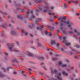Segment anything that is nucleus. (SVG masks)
<instances>
[{
    "label": "nucleus",
    "instance_id": "5fc2aeb1",
    "mask_svg": "<svg viewBox=\"0 0 80 80\" xmlns=\"http://www.w3.org/2000/svg\"><path fill=\"white\" fill-rule=\"evenodd\" d=\"M13 73L15 75H16V74H17V73L16 72H13Z\"/></svg>",
    "mask_w": 80,
    "mask_h": 80
},
{
    "label": "nucleus",
    "instance_id": "0e129e2a",
    "mask_svg": "<svg viewBox=\"0 0 80 80\" xmlns=\"http://www.w3.org/2000/svg\"><path fill=\"white\" fill-rule=\"evenodd\" d=\"M35 79H36V78L34 77H33L32 78V79H33V80H35Z\"/></svg>",
    "mask_w": 80,
    "mask_h": 80
},
{
    "label": "nucleus",
    "instance_id": "412c9836",
    "mask_svg": "<svg viewBox=\"0 0 80 80\" xmlns=\"http://www.w3.org/2000/svg\"><path fill=\"white\" fill-rule=\"evenodd\" d=\"M4 75L3 74H2L1 72H0V77H4Z\"/></svg>",
    "mask_w": 80,
    "mask_h": 80
},
{
    "label": "nucleus",
    "instance_id": "6e6552de",
    "mask_svg": "<svg viewBox=\"0 0 80 80\" xmlns=\"http://www.w3.org/2000/svg\"><path fill=\"white\" fill-rule=\"evenodd\" d=\"M28 55H29V56H30V57H34V58L36 57V56H35L33 55V54L31 53L30 52L28 53Z\"/></svg>",
    "mask_w": 80,
    "mask_h": 80
},
{
    "label": "nucleus",
    "instance_id": "473e14b6",
    "mask_svg": "<svg viewBox=\"0 0 80 80\" xmlns=\"http://www.w3.org/2000/svg\"><path fill=\"white\" fill-rule=\"evenodd\" d=\"M76 48H80V45H76Z\"/></svg>",
    "mask_w": 80,
    "mask_h": 80
},
{
    "label": "nucleus",
    "instance_id": "e433bc0d",
    "mask_svg": "<svg viewBox=\"0 0 80 80\" xmlns=\"http://www.w3.org/2000/svg\"><path fill=\"white\" fill-rule=\"evenodd\" d=\"M61 51H62V52H64V51H65V50H64V49L62 48L61 49Z\"/></svg>",
    "mask_w": 80,
    "mask_h": 80
},
{
    "label": "nucleus",
    "instance_id": "de8ad7c7",
    "mask_svg": "<svg viewBox=\"0 0 80 80\" xmlns=\"http://www.w3.org/2000/svg\"><path fill=\"white\" fill-rule=\"evenodd\" d=\"M41 28H44V26L42 25L41 26Z\"/></svg>",
    "mask_w": 80,
    "mask_h": 80
},
{
    "label": "nucleus",
    "instance_id": "f704fd0d",
    "mask_svg": "<svg viewBox=\"0 0 80 80\" xmlns=\"http://www.w3.org/2000/svg\"><path fill=\"white\" fill-rule=\"evenodd\" d=\"M35 22H36V24H37V25H38V24H39V22H38V21H36Z\"/></svg>",
    "mask_w": 80,
    "mask_h": 80
},
{
    "label": "nucleus",
    "instance_id": "052dcab7",
    "mask_svg": "<svg viewBox=\"0 0 80 80\" xmlns=\"http://www.w3.org/2000/svg\"><path fill=\"white\" fill-rule=\"evenodd\" d=\"M25 71H22V73H25Z\"/></svg>",
    "mask_w": 80,
    "mask_h": 80
},
{
    "label": "nucleus",
    "instance_id": "aec40b11",
    "mask_svg": "<svg viewBox=\"0 0 80 80\" xmlns=\"http://www.w3.org/2000/svg\"><path fill=\"white\" fill-rule=\"evenodd\" d=\"M57 58H52V60L53 61H56V60H57Z\"/></svg>",
    "mask_w": 80,
    "mask_h": 80
},
{
    "label": "nucleus",
    "instance_id": "9d476101",
    "mask_svg": "<svg viewBox=\"0 0 80 80\" xmlns=\"http://www.w3.org/2000/svg\"><path fill=\"white\" fill-rule=\"evenodd\" d=\"M11 34L12 35H15L17 34V33L14 31H12L11 32Z\"/></svg>",
    "mask_w": 80,
    "mask_h": 80
},
{
    "label": "nucleus",
    "instance_id": "8fccbe9b",
    "mask_svg": "<svg viewBox=\"0 0 80 80\" xmlns=\"http://www.w3.org/2000/svg\"><path fill=\"white\" fill-rule=\"evenodd\" d=\"M49 54L51 55H52L53 53L52 52H49Z\"/></svg>",
    "mask_w": 80,
    "mask_h": 80
},
{
    "label": "nucleus",
    "instance_id": "72a5a7b5",
    "mask_svg": "<svg viewBox=\"0 0 80 80\" xmlns=\"http://www.w3.org/2000/svg\"><path fill=\"white\" fill-rule=\"evenodd\" d=\"M37 20H38V21H41L42 20V19L40 18H38Z\"/></svg>",
    "mask_w": 80,
    "mask_h": 80
},
{
    "label": "nucleus",
    "instance_id": "680f3d73",
    "mask_svg": "<svg viewBox=\"0 0 80 80\" xmlns=\"http://www.w3.org/2000/svg\"><path fill=\"white\" fill-rule=\"evenodd\" d=\"M50 50V48H48L47 49V50L48 51H49Z\"/></svg>",
    "mask_w": 80,
    "mask_h": 80
},
{
    "label": "nucleus",
    "instance_id": "0eeeda50",
    "mask_svg": "<svg viewBox=\"0 0 80 80\" xmlns=\"http://www.w3.org/2000/svg\"><path fill=\"white\" fill-rule=\"evenodd\" d=\"M22 32H23V33H24L25 35H28V32H27L25 30L23 29L22 30Z\"/></svg>",
    "mask_w": 80,
    "mask_h": 80
},
{
    "label": "nucleus",
    "instance_id": "2f4dec72",
    "mask_svg": "<svg viewBox=\"0 0 80 80\" xmlns=\"http://www.w3.org/2000/svg\"><path fill=\"white\" fill-rule=\"evenodd\" d=\"M73 2L75 4H77V3H78V1H74Z\"/></svg>",
    "mask_w": 80,
    "mask_h": 80
},
{
    "label": "nucleus",
    "instance_id": "69168bd1",
    "mask_svg": "<svg viewBox=\"0 0 80 80\" xmlns=\"http://www.w3.org/2000/svg\"><path fill=\"white\" fill-rule=\"evenodd\" d=\"M30 35L31 37H33V35H32V34H30Z\"/></svg>",
    "mask_w": 80,
    "mask_h": 80
},
{
    "label": "nucleus",
    "instance_id": "39448f33",
    "mask_svg": "<svg viewBox=\"0 0 80 80\" xmlns=\"http://www.w3.org/2000/svg\"><path fill=\"white\" fill-rule=\"evenodd\" d=\"M51 43L52 45H53L56 44V41H55V40L54 39L52 40L51 41Z\"/></svg>",
    "mask_w": 80,
    "mask_h": 80
},
{
    "label": "nucleus",
    "instance_id": "a18cd8bd",
    "mask_svg": "<svg viewBox=\"0 0 80 80\" xmlns=\"http://www.w3.org/2000/svg\"><path fill=\"white\" fill-rule=\"evenodd\" d=\"M56 31H57V33H59V32H60V31L58 30H57Z\"/></svg>",
    "mask_w": 80,
    "mask_h": 80
},
{
    "label": "nucleus",
    "instance_id": "423d86ee",
    "mask_svg": "<svg viewBox=\"0 0 80 80\" xmlns=\"http://www.w3.org/2000/svg\"><path fill=\"white\" fill-rule=\"evenodd\" d=\"M64 43H65L66 45L67 46H69V45H70V43L68 42L66 40H64Z\"/></svg>",
    "mask_w": 80,
    "mask_h": 80
},
{
    "label": "nucleus",
    "instance_id": "37998d69",
    "mask_svg": "<svg viewBox=\"0 0 80 80\" xmlns=\"http://www.w3.org/2000/svg\"><path fill=\"white\" fill-rule=\"evenodd\" d=\"M69 33H70V34H72L73 33V32L72 31H69Z\"/></svg>",
    "mask_w": 80,
    "mask_h": 80
},
{
    "label": "nucleus",
    "instance_id": "6ab92c4d",
    "mask_svg": "<svg viewBox=\"0 0 80 80\" xmlns=\"http://www.w3.org/2000/svg\"><path fill=\"white\" fill-rule=\"evenodd\" d=\"M47 27H48V28H49V30H52V29H53V28H51L49 26H47Z\"/></svg>",
    "mask_w": 80,
    "mask_h": 80
},
{
    "label": "nucleus",
    "instance_id": "20e7f679",
    "mask_svg": "<svg viewBox=\"0 0 80 80\" xmlns=\"http://www.w3.org/2000/svg\"><path fill=\"white\" fill-rule=\"evenodd\" d=\"M62 75V74L59 72L57 74V76H55V80H63L62 79L60 78V77Z\"/></svg>",
    "mask_w": 80,
    "mask_h": 80
},
{
    "label": "nucleus",
    "instance_id": "09e8293b",
    "mask_svg": "<svg viewBox=\"0 0 80 80\" xmlns=\"http://www.w3.org/2000/svg\"><path fill=\"white\" fill-rule=\"evenodd\" d=\"M45 33L46 35H48V32L47 31H46L45 32Z\"/></svg>",
    "mask_w": 80,
    "mask_h": 80
},
{
    "label": "nucleus",
    "instance_id": "4d7b16f0",
    "mask_svg": "<svg viewBox=\"0 0 80 80\" xmlns=\"http://www.w3.org/2000/svg\"><path fill=\"white\" fill-rule=\"evenodd\" d=\"M68 3H69L70 4L71 3V1H68Z\"/></svg>",
    "mask_w": 80,
    "mask_h": 80
},
{
    "label": "nucleus",
    "instance_id": "c85d7f7f",
    "mask_svg": "<svg viewBox=\"0 0 80 80\" xmlns=\"http://www.w3.org/2000/svg\"><path fill=\"white\" fill-rule=\"evenodd\" d=\"M75 58H78V56L77 55L75 54Z\"/></svg>",
    "mask_w": 80,
    "mask_h": 80
},
{
    "label": "nucleus",
    "instance_id": "49530a36",
    "mask_svg": "<svg viewBox=\"0 0 80 80\" xmlns=\"http://www.w3.org/2000/svg\"><path fill=\"white\" fill-rule=\"evenodd\" d=\"M32 18H35V17L33 15H32Z\"/></svg>",
    "mask_w": 80,
    "mask_h": 80
},
{
    "label": "nucleus",
    "instance_id": "c756f323",
    "mask_svg": "<svg viewBox=\"0 0 80 80\" xmlns=\"http://www.w3.org/2000/svg\"><path fill=\"white\" fill-rule=\"evenodd\" d=\"M64 7L65 8H67V4L65 3L64 4Z\"/></svg>",
    "mask_w": 80,
    "mask_h": 80
},
{
    "label": "nucleus",
    "instance_id": "a878e982",
    "mask_svg": "<svg viewBox=\"0 0 80 80\" xmlns=\"http://www.w3.org/2000/svg\"><path fill=\"white\" fill-rule=\"evenodd\" d=\"M12 62H17V59H14L12 60Z\"/></svg>",
    "mask_w": 80,
    "mask_h": 80
},
{
    "label": "nucleus",
    "instance_id": "4be33fe9",
    "mask_svg": "<svg viewBox=\"0 0 80 80\" xmlns=\"http://www.w3.org/2000/svg\"><path fill=\"white\" fill-rule=\"evenodd\" d=\"M2 70L4 71V72H6V70L5 69V68L3 67H2Z\"/></svg>",
    "mask_w": 80,
    "mask_h": 80
},
{
    "label": "nucleus",
    "instance_id": "4468645a",
    "mask_svg": "<svg viewBox=\"0 0 80 80\" xmlns=\"http://www.w3.org/2000/svg\"><path fill=\"white\" fill-rule=\"evenodd\" d=\"M57 72V69H55L54 70H51V73H56Z\"/></svg>",
    "mask_w": 80,
    "mask_h": 80
},
{
    "label": "nucleus",
    "instance_id": "1a4fd4ad",
    "mask_svg": "<svg viewBox=\"0 0 80 80\" xmlns=\"http://www.w3.org/2000/svg\"><path fill=\"white\" fill-rule=\"evenodd\" d=\"M2 13H3V15H6V16H7V17L8 18H10V15H8V14L7 13L2 12Z\"/></svg>",
    "mask_w": 80,
    "mask_h": 80
},
{
    "label": "nucleus",
    "instance_id": "7c9ffc66",
    "mask_svg": "<svg viewBox=\"0 0 80 80\" xmlns=\"http://www.w3.org/2000/svg\"><path fill=\"white\" fill-rule=\"evenodd\" d=\"M29 27H30V28H33V25H30L29 26Z\"/></svg>",
    "mask_w": 80,
    "mask_h": 80
},
{
    "label": "nucleus",
    "instance_id": "6e6d98bb",
    "mask_svg": "<svg viewBox=\"0 0 80 80\" xmlns=\"http://www.w3.org/2000/svg\"><path fill=\"white\" fill-rule=\"evenodd\" d=\"M10 67H8L7 69V70H8H8H9V69H10Z\"/></svg>",
    "mask_w": 80,
    "mask_h": 80
},
{
    "label": "nucleus",
    "instance_id": "7ed1b4c3",
    "mask_svg": "<svg viewBox=\"0 0 80 80\" xmlns=\"http://www.w3.org/2000/svg\"><path fill=\"white\" fill-rule=\"evenodd\" d=\"M44 8H46V9H44L43 10V12H44L46 13V12H47V11H48L49 12H48V14L49 15H54V13H53V12H52V11H50L49 10H48V9L49 8L48 6H45Z\"/></svg>",
    "mask_w": 80,
    "mask_h": 80
},
{
    "label": "nucleus",
    "instance_id": "13d9d810",
    "mask_svg": "<svg viewBox=\"0 0 80 80\" xmlns=\"http://www.w3.org/2000/svg\"><path fill=\"white\" fill-rule=\"evenodd\" d=\"M76 15H77V16H79V15H80V14L77 13L76 14Z\"/></svg>",
    "mask_w": 80,
    "mask_h": 80
},
{
    "label": "nucleus",
    "instance_id": "e2e57ef3",
    "mask_svg": "<svg viewBox=\"0 0 80 80\" xmlns=\"http://www.w3.org/2000/svg\"><path fill=\"white\" fill-rule=\"evenodd\" d=\"M30 13H31L32 14L33 13V11H30Z\"/></svg>",
    "mask_w": 80,
    "mask_h": 80
},
{
    "label": "nucleus",
    "instance_id": "774afa93",
    "mask_svg": "<svg viewBox=\"0 0 80 80\" xmlns=\"http://www.w3.org/2000/svg\"><path fill=\"white\" fill-rule=\"evenodd\" d=\"M51 9L52 10H53V7H51Z\"/></svg>",
    "mask_w": 80,
    "mask_h": 80
},
{
    "label": "nucleus",
    "instance_id": "4c0bfd02",
    "mask_svg": "<svg viewBox=\"0 0 80 80\" xmlns=\"http://www.w3.org/2000/svg\"><path fill=\"white\" fill-rule=\"evenodd\" d=\"M63 42H64V40H65V39H66V37H63Z\"/></svg>",
    "mask_w": 80,
    "mask_h": 80
},
{
    "label": "nucleus",
    "instance_id": "2eb2a0df",
    "mask_svg": "<svg viewBox=\"0 0 80 80\" xmlns=\"http://www.w3.org/2000/svg\"><path fill=\"white\" fill-rule=\"evenodd\" d=\"M22 15H18L17 16V17L18 18H20V19H22Z\"/></svg>",
    "mask_w": 80,
    "mask_h": 80
},
{
    "label": "nucleus",
    "instance_id": "cd10ccee",
    "mask_svg": "<svg viewBox=\"0 0 80 80\" xmlns=\"http://www.w3.org/2000/svg\"><path fill=\"white\" fill-rule=\"evenodd\" d=\"M72 50L73 52H74L75 53H77V51L73 49H72Z\"/></svg>",
    "mask_w": 80,
    "mask_h": 80
},
{
    "label": "nucleus",
    "instance_id": "bb28decb",
    "mask_svg": "<svg viewBox=\"0 0 80 80\" xmlns=\"http://www.w3.org/2000/svg\"><path fill=\"white\" fill-rule=\"evenodd\" d=\"M43 0H39L38 1V3H40L42 2Z\"/></svg>",
    "mask_w": 80,
    "mask_h": 80
},
{
    "label": "nucleus",
    "instance_id": "3c124183",
    "mask_svg": "<svg viewBox=\"0 0 80 80\" xmlns=\"http://www.w3.org/2000/svg\"><path fill=\"white\" fill-rule=\"evenodd\" d=\"M55 56L56 57H59V55H58V54H56L55 55Z\"/></svg>",
    "mask_w": 80,
    "mask_h": 80
},
{
    "label": "nucleus",
    "instance_id": "79ce46f5",
    "mask_svg": "<svg viewBox=\"0 0 80 80\" xmlns=\"http://www.w3.org/2000/svg\"><path fill=\"white\" fill-rule=\"evenodd\" d=\"M77 34L78 35H80V33L78 31V32L77 33Z\"/></svg>",
    "mask_w": 80,
    "mask_h": 80
},
{
    "label": "nucleus",
    "instance_id": "f8f14e48",
    "mask_svg": "<svg viewBox=\"0 0 80 80\" xmlns=\"http://www.w3.org/2000/svg\"><path fill=\"white\" fill-rule=\"evenodd\" d=\"M62 73L63 74V75H65L66 76H68V73L66 72L65 71H62Z\"/></svg>",
    "mask_w": 80,
    "mask_h": 80
},
{
    "label": "nucleus",
    "instance_id": "9b49d317",
    "mask_svg": "<svg viewBox=\"0 0 80 80\" xmlns=\"http://www.w3.org/2000/svg\"><path fill=\"white\" fill-rule=\"evenodd\" d=\"M26 13L27 15V17H28V18H29V15H30V12H29V10H28L26 12Z\"/></svg>",
    "mask_w": 80,
    "mask_h": 80
},
{
    "label": "nucleus",
    "instance_id": "58836bf2",
    "mask_svg": "<svg viewBox=\"0 0 80 80\" xmlns=\"http://www.w3.org/2000/svg\"><path fill=\"white\" fill-rule=\"evenodd\" d=\"M5 54L6 55V56H8V54L7 53V52H5Z\"/></svg>",
    "mask_w": 80,
    "mask_h": 80
},
{
    "label": "nucleus",
    "instance_id": "603ef678",
    "mask_svg": "<svg viewBox=\"0 0 80 80\" xmlns=\"http://www.w3.org/2000/svg\"><path fill=\"white\" fill-rule=\"evenodd\" d=\"M39 10H42V8L40 7L39 8Z\"/></svg>",
    "mask_w": 80,
    "mask_h": 80
},
{
    "label": "nucleus",
    "instance_id": "ea45409f",
    "mask_svg": "<svg viewBox=\"0 0 80 80\" xmlns=\"http://www.w3.org/2000/svg\"><path fill=\"white\" fill-rule=\"evenodd\" d=\"M35 3H38V0H35Z\"/></svg>",
    "mask_w": 80,
    "mask_h": 80
},
{
    "label": "nucleus",
    "instance_id": "f3484780",
    "mask_svg": "<svg viewBox=\"0 0 80 80\" xmlns=\"http://www.w3.org/2000/svg\"><path fill=\"white\" fill-rule=\"evenodd\" d=\"M38 59L40 60H44V57H38Z\"/></svg>",
    "mask_w": 80,
    "mask_h": 80
},
{
    "label": "nucleus",
    "instance_id": "864d4df0",
    "mask_svg": "<svg viewBox=\"0 0 80 80\" xmlns=\"http://www.w3.org/2000/svg\"><path fill=\"white\" fill-rule=\"evenodd\" d=\"M72 54H73V52H70V55H72Z\"/></svg>",
    "mask_w": 80,
    "mask_h": 80
},
{
    "label": "nucleus",
    "instance_id": "338daca9",
    "mask_svg": "<svg viewBox=\"0 0 80 80\" xmlns=\"http://www.w3.org/2000/svg\"><path fill=\"white\" fill-rule=\"evenodd\" d=\"M75 80H80V78H78V79H75Z\"/></svg>",
    "mask_w": 80,
    "mask_h": 80
},
{
    "label": "nucleus",
    "instance_id": "f257e3e1",
    "mask_svg": "<svg viewBox=\"0 0 80 80\" xmlns=\"http://www.w3.org/2000/svg\"><path fill=\"white\" fill-rule=\"evenodd\" d=\"M66 17H61L58 18V20L59 21L61 20V22H62L60 23V29L61 30H62L63 33L64 34L66 33V31H65L66 30V29L63 27V22L64 24H67V25H68V27L70 28L71 30H72V29H73V28L72 27V23L68 21L67 22L65 21V20L67 19Z\"/></svg>",
    "mask_w": 80,
    "mask_h": 80
},
{
    "label": "nucleus",
    "instance_id": "c9c22d12",
    "mask_svg": "<svg viewBox=\"0 0 80 80\" xmlns=\"http://www.w3.org/2000/svg\"><path fill=\"white\" fill-rule=\"evenodd\" d=\"M58 64L60 65H62V63L61 62H58Z\"/></svg>",
    "mask_w": 80,
    "mask_h": 80
},
{
    "label": "nucleus",
    "instance_id": "393cba45",
    "mask_svg": "<svg viewBox=\"0 0 80 80\" xmlns=\"http://www.w3.org/2000/svg\"><path fill=\"white\" fill-rule=\"evenodd\" d=\"M71 70H74L75 67H74V66H71Z\"/></svg>",
    "mask_w": 80,
    "mask_h": 80
},
{
    "label": "nucleus",
    "instance_id": "c03bdc74",
    "mask_svg": "<svg viewBox=\"0 0 80 80\" xmlns=\"http://www.w3.org/2000/svg\"><path fill=\"white\" fill-rule=\"evenodd\" d=\"M66 62H68V63H69V62H70V61H69V60H66Z\"/></svg>",
    "mask_w": 80,
    "mask_h": 80
},
{
    "label": "nucleus",
    "instance_id": "f03ea898",
    "mask_svg": "<svg viewBox=\"0 0 80 80\" xmlns=\"http://www.w3.org/2000/svg\"><path fill=\"white\" fill-rule=\"evenodd\" d=\"M15 45L13 43H8L7 44V46L10 51H11V52H19V50H17L13 48V47Z\"/></svg>",
    "mask_w": 80,
    "mask_h": 80
},
{
    "label": "nucleus",
    "instance_id": "a19ab883",
    "mask_svg": "<svg viewBox=\"0 0 80 80\" xmlns=\"http://www.w3.org/2000/svg\"><path fill=\"white\" fill-rule=\"evenodd\" d=\"M68 72H71V69L70 68H68L67 69Z\"/></svg>",
    "mask_w": 80,
    "mask_h": 80
},
{
    "label": "nucleus",
    "instance_id": "bf43d9fd",
    "mask_svg": "<svg viewBox=\"0 0 80 80\" xmlns=\"http://www.w3.org/2000/svg\"><path fill=\"white\" fill-rule=\"evenodd\" d=\"M38 46H40V44L39 42H38Z\"/></svg>",
    "mask_w": 80,
    "mask_h": 80
},
{
    "label": "nucleus",
    "instance_id": "a211bd4d",
    "mask_svg": "<svg viewBox=\"0 0 80 80\" xmlns=\"http://www.w3.org/2000/svg\"><path fill=\"white\" fill-rule=\"evenodd\" d=\"M62 68H64V67H67V65L66 64H63L62 65Z\"/></svg>",
    "mask_w": 80,
    "mask_h": 80
},
{
    "label": "nucleus",
    "instance_id": "5701e85b",
    "mask_svg": "<svg viewBox=\"0 0 80 80\" xmlns=\"http://www.w3.org/2000/svg\"><path fill=\"white\" fill-rule=\"evenodd\" d=\"M49 36H50V37H52V33L51 32H49L48 33Z\"/></svg>",
    "mask_w": 80,
    "mask_h": 80
},
{
    "label": "nucleus",
    "instance_id": "ddd939ff",
    "mask_svg": "<svg viewBox=\"0 0 80 80\" xmlns=\"http://www.w3.org/2000/svg\"><path fill=\"white\" fill-rule=\"evenodd\" d=\"M1 26L3 28H6L7 27V25L5 24H2L1 25Z\"/></svg>",
    "mask_w": 80,
    "mask_h": 80
},
{
    "label": "nucleus",
    "instance_id": "b1692460",
    "mask_svg": "<svg viewBox=\"0 0 80 80\" xmlns=\"http://www.w3.org/2000/svg\"><path fill=\"white\" fill-rule=\"evenodd\" d=\"M74 31L75 33H77L78 32V30H77V29H75L74 30Z\"/></svg>",
    "mask_w": 80,
    "mask_h": 80
},
{
    "label": "nucleus",
    "instance_id": "dca6fc26",
    "mask_svg": "<svg viewBox=\"0 0 80 80\" xmlns=\"http://www.w3.org/2000/svg\"><path fill=\"white\" fill-rule=\"evenodd\" d=\"M60 43H57L56 44V46L58 48H59V46H60Z\"/></svg>",
    "mask_w": 80,
    "mask_h": 80
}]
</instances>
